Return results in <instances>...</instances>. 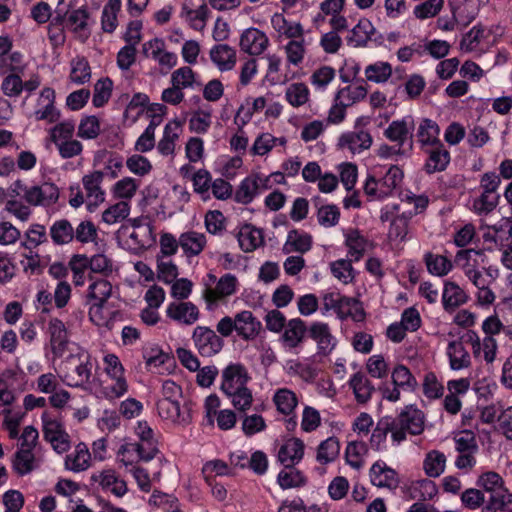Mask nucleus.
I'll return each mask as SVG.
<instances>
[{"label":"nucleus","mask_w":512,"mask_h":512,"mask_svg":"<svg viewBox=\"0 0 512 512\" xmlns=\"http://www.w3.org/2000/svg\"><path fill=\"white\" fill-rule=\"evenodd\" d=\"M89 320L99 328H110L113 317L107 302H87Z\"/></svg>","instance_id":"nucleus-53"},{"label":"nucleus","mask_w":512,"mask_h":512,"mask_svg":"<svg viewBox=\"0 0 512 512\" xmlns=\"http://www.w3.org/2000/svg\"><path fill=\"white\" fill-rule=\"evenodd\" d=\"M25 201L32 206L48 207L59 199L58 187L50 182L26 187L23 191Z\"/></svg>","instance_id":"nucleus-14"},{"label":"nucleus","mask_w":512,"mask_h":512,"mask_svg":"<svg viewBox=\"0 0 512 512\" xmlns=\"http://www.w3.org/2000/svg\"><path fill=\"white\" fill-rule=\"evenodd\" d=\"M209 56L211 62L220 72L233 70L237 62V52L228 44H217L212 46Z\"/></svg>","instance_id":"nucleus-35"},{"label":"nucleus","mask_w":512,"mask_h":512,"mask_svg":"<svg viewBox=\"0 0 512 512\" xmlns=\"http://www.w3.org/2000/svg\"><path fill=\"white\" fill-rule=\"evenodd\" d=\"M284 100L294 109L305 108L311 103V91L301 81L289 83L284 89Z\"/></svg>","instance_id":"nucleus-32"},{"label":"nucleus","mask_w":512,"mask_h":512,"mask_svg":"<svg viewBox=\"0 0 512 512\" xmlns=\"http://www.w3.org/2000/svg\"><path fill=\"white\" fill-rule=\"evenodd\" d=\"M347 256L358 262L371 247L369 240L356 229H347L343 232Z\"/></svg>","instance_id":"nucleus-36"},{"label":"nucleus","mask_w":512,"mask_h":512,"mask_svg":"<svg viewBox=\"0 0 512 512\" xmlns=\"http://www.w3.org/2000/svg\"><path fill=\"white\" fill-rule=\"evenodd\" d=\"M121 8L122 0H108L106 2L101 14V27L104 32L112 33L116 30Z\"/></svg>","instance_id":"nucleus-60"},{"label":"nucleus","mask_w":512,"mask_h":512,"mask_svg":"<svg viewBox=\"0 0 512 512\" xmlns=\"http://www.w3.org/2000/svg\"><path fill=\"white\" fill-rule=\"evenodd\" d=\"M50 237L56 245H66L74 239V228L66 219L56 220L49 229Z\"/></svg>","instance_id":"nucleus-62"},{"label":"nucleus","mask_w":512,"mask_h":512,"mask_svg":"<svg viewBox=\"0 0 512 512\" xmlns=\"http://www.w3.org/2000/svg\"><path fill=\"white\" fill-rule=\"evenodd\" d=\"M207 237L202 232L189 230L179 236V246L187 257L198 256L206 247Z\"/></svg>","instance_id":"nucleus-41"},{"label":"nucleus","mask_w":512,"mask_h":512,"mask_svg":"<svg viewBox=\"0 0 512 512\" xmlns=\"http://www.w3.org/2000/svg\"><path fill=\"white\" fill-rule=\"evenodd\" d=\"M271 27L278 39L292 40L304 36L303 25L298 21L288 20L282 13H275L270 19Z\"/></svg>","instance_id":"nucleus-30"},{"label":"nucleus","mask_w":512,"mask_h":512,"mask_svg":"<svg viewBox=\"0 0 512 512\" xmlns=\"http://www.w3.org/2000/svg\"><path fill=\"white\" fill-rule=\"evenodd\" d=\"M140 185L141 182L138 179L132 176H124L113 183L110 187V194L115 200L127 201L130 203L136 196Z\"/></svg>","instance_id":"nucleus-42"},{"label":"nucleus","mask_w":512,"mask_h":512,"mask_svg":"<svg viewBox=\"0 0 512 512\" xmlns=\"http://www.w3.org/2000/svg\"><path fill=\"white\" fill-rule=\"evenodd\" d=\"M283 369L289 376L298 377L306 383H312L318 374L316 366L307 358L287 360Z\"/></svg>","instance_id":"nucleus-37"},{"label":"nucleus","mask_w":512,"mask_h":512,"mask_svg":"<svg viewBox=\"0 0 512 512\" xmlns=\"http://www.w3.org/2000/svg\"><path fill=\"white\" fill-rule=\"evenodd\" d=\"M414 129V120L411 116H405L401 119L392 121L384 131V136L397 143L401 147H407L412 130Z\"/></svg>","instance_id":"nucleus-31"},{"label":"nucleus","mask_w":512,"mask_h":512,"mask_svg":"<svg viewBox=\"0 0 512 512\" xmlns=\"http://www.w3.org/2000/svg\"><path fill=\"white\" fill-rule=\"evenodd\" d=\"M266 62L265 73L262 78L264 85L274 87L284 85L291 79L287 73L282 71L283 59L276 53H268L264 57Z\"/></svg>","instance_id":"nucleus-28"},{"label":"nucleus","mask_w":512,"mask_h":512,"mask_svg":"<svg viewBox=\"0 0 512 512\" xmlns=\"http://www.w3.org/2000/svg\"><path fill=\"white\" fill-rule=\"evenodd\" d=\"M374 26L367 18H361L350 30L347 42L353 47H362L367 44L374 33Z\"/></svg>","instance_id":"nucleus-50"},{"label":"nucleus","mask_w":512,"mask_h":512,"mask_svg":"<svg viewBox=\"0 0 512 512\" xmlns=\"http://www.w3.org/2000/svg\"><path fill=\"white\" fill-rule=\"evenodd\" d=\"M159 417L171 424L186 426L191 422V413L181 407L179 400L159 399L156 403Z\"/></svg>","instance_id":"nucleus-19"},{"label":"nucleus","mask_w":512,"mask_h":512,"mask_svg":"<svg viewBox=\"0 0 512 512\" xmlns=\"http://www.w3.org/2000/svg\"><path fill=\"white\" fill-rule=\"evenodd\" d=\"M192 340L198 352L205 357L217 354L223 346L220 336L212 329L204 326H197L194 329Z\"/></svg>","instance_id":"nucleus-18"},{"label":"nucleus","mask_w":512,"mask_h":512,"mask_svg":"<svg viewBox=\"0 0 512 512\" xmlns=\"http://www.w3.org/2000/svg\"><path fill=\"white\" fill-rule=\"evenodd\" d=\"M367 95V89L362 83H353L339 89L335 95L336 101L342 105L350 107L361 100Z\"/></svg>","instance_id":"nucleus-59"},{"label":"nucleus","mask_w":512,"mask_h":512,"mask_svg":"<svg viewBox=\"0 0 512 512\" xmlns=\"http://www.w3.org/2000/svg\"><path fill=\"white\" fill-rule=\"evenodd\" d=\"M243 166L240 156L221 155L214 162V169L226 179H234Z\"/></svg>","instance_id":"nucleus-56"},{"label":"nucleus","mask_w":512,"mask_h":512,"mask_svg":"<svg viewBox=\"0 0 512 512\" xmlns=\"http://www.w3.org/2000/svg\"><path fill=\"white\" fill-rule=\"evenodd\" d=\"M468 301L467 293L455 282L445 281L442 292V304L446 311H451Z\"/></svg>","instance_id":"nucleus-48"},{"label":"nucleus","mask_w":512,"mask_h":512,"mask_svg":"<svg viewBox=\"0 0 512 512\" xmlns=\"http://www.w3.org/2000/svg\"><path fill=\"white\" fill-rule=\"evenodd\" d=\"M305 331V324L300 318L289 320L281 337L285 347L289 349L296 348L303 341Z\"/></svg>","instance_id":"nucleus-51"},{"label":"nucleus","mask_w":512,"mask_h":512,"mask_svg":"<svg viewBox=\"0 0 512 512\" xmlns=\"http://www.w3.org/2000/svg\"><path fill=\"white\" fill-rule=\"evenodd\" d=\"M208 278L211 282H215V286L207 285L203 291V298L209 310L214 309L221 301L235 295L239 290L238 278L233 274H224L218 280L215 275L208 274Z\"/></svg>","instance_id":"nucleus-7"},{"label":"nucleus","mask_w":512,"mask_h":512,"mask_svg":"<svg viewBox=\"0 0 512 512\" xmlns=\"http://www.w3.org/2000/svg\"><path fill=\"white\" fill-rule=\"evenodd\" d=\"M346 0H323L319 9L320 12L315 16L314 23L319 24L328 18V23L332 29L343 31L348 28V20L343 15Z\"/></svg>","instance_id":"nucleus-12"},{"label":"nucleus","mask_w":512,"mask_h":512,"mask_svg":"<svg viewBox=\"0 0 512 512\" xmlns=\"http://www.w3.org/2000/svg\"><path fill=\"white\" fill-rule=\"evenodd\" d=\"M272 402L279 414L291 416L295 414L299 404V398L293 390L281 387L275 389L272 395Z\"/></svg>","instance_id":"nucleus-39"},{"label":"nucleus","mask_w":512,"mask_h":512,"mask_svg":"<svg viewBox=\"0 0 512 512\" xmlns=\"http://www.w3.org/2000/svg\"><path fill=\"white\" fill-rule=\"evenodd\" d=\"M158 449L146 447L138 442H133L129 439H124L123 443L119 446L116 452V462L123 467L125 471L137 466L139 462H149L156 454Z\"/></svg>","instance_id":"nucleus-10"},{"label":"nucleus","mask_w":512,"mask_h":512,"mask_svg":"<svg viewBox=\"0 0 512 512\" xmlns=\"http://www.w3.org/2000/svg\"><path fill=\"white\" fill-rule=\"evenodd\" d=\"M308 45L309 42L305 39V35L289 40L283 47L286 66L299 67L305 59Z\"/></svg>","instance_id":"nucleus-47"},{"label":"nucleus","mask_w":512,"mask_h":512,"mask_svg":"<svg viewBox=\"0 0 512 512\" xmlns=\"http://www.w3.org/2000/svg\"><path fill=\"white\" fill-rule=\"evenodd\" d=\"M439 135L440 128L434 120L423 118L419 122L416 137L423 151H428L430 147L442 144Z\"/></svg>","instance_id":"nucleus-38"},{"label":"nucleus","mask_w":512,"mask_h":512,"mask_svg":"<svg viewBox=\"0 0 512 512\" xmlns=\"http://www.w3.org/2000/svg\"><path fill=\"white\" fill-rule=\"evenodd\" d=\"M404 178L397 165H384L372 157L367 164V176L363 185L364 193L371 201H382L392 197Z\"/></svg>","instance_id":"nucleus-1"},{"label":"nucleus","mask_w":512,"mask_h":512,"mask_svg":"<svg viewBox=\"0 0 512 512\" xmlns=\"http://www.w3.org/2000/svg\"><path fill=\"white\" fill-rule=\"evenodd\" d=\"M38 465L39 463L33 450L18 448L12 462L13 469L18 475H27L36 469Z\"/></svg>","instance_id":"nucleus-57"},{"label":"nucleus","mask_w":512,"mask_h":512,"mask_svg":"<svg viewBox=\"0 0 512 512\" xmlns=\"http://www.w3.org/2000/svg\"><path fill=\"white\" fill-rule=\"evenodd\" d=\"M237 240L241 250L252 252L263 245L264 235L261 229L251 224H243L238 229Z\"/></svg>","instance_id":"nucleus-40"},{"label":"nucleus","mask_w":512,"mask_h":512,"mask_svg":"<svg viewBox=\"0 0 512 512\" xmlns=\"http://www.w3.org/2000/svg\"><path fill=\"white\" fill-rule=\"evenodd\" d=\"M261 328V322L249 310H241L234 317L224 316L216 324V332L222 337H229L235 333L245 341L257 338Z\"/></svg>","instance_id":"nucleus-4"},{"label":"nucleus","mask_w":512,"mask_h":512,"mask_svg":"<svg viewBox=\"0 0 512 512\" xmlns=\"http://www.w3.org/2000/svg\"><path fill=\"white\" fill-rule=\"evenodd\" d=\"M235 410L239 412L249 411L254 403L253 391L249 386L233 389L223 393Z\"/></svg>","instance_id":"nucleus-55"},{"label":"nucleus","mask_w":512,"mask_h":512,"mask_svg":"<svg viewBox=\"0 0 512 512\" xmlns=\"http://www.w3.org/2000/svg\"><path fill=\"white\" fill-rule=\"evenodd\" d=\"M287 139L285 137H276L270 132L259 133L251 147L250 154L253 156H267L276 146H285Z\"/></svg>","instance_id":"nucleus-44"},{"label":"nucleus","mask_w":512,"mask_h":512,"mask_svg":"<svg viewBox=\"0 0 512 512\" xmlns=\"http://www.w3.org/2000/svg\"><path fill=\"white\" fill-rule=\"evenodd\" d=\"M392 443L400 445L406 439V433L419 435L425 429V416L415 405H407L400 412L398 417L392 420Z\"/></svg>","instance_id":"nucleus-6"},{"label":"nucleus","mask_w":512,"mask_h":512,"mask_svg":"<svg viewBox=\"0 0 512 512\" xmlns=\"http://www.w3.org/2000/svg\"><path fill=\"white\" fill-rule=\"evenodd\" d=\"M370 479L374 486L395 489L399 484L397 473L384 461H376L370 468Z\"/></svg>","instance_id":"nucleus-33"},{"label":"nucleus","mask_w":512,"mask_h":512,"mask_svg":"<svg viewBox=\"0 0 512 512\" xmlns=\"http://www.w3.org/2000/svg\"><path fill=\"white\" fill-rule=\"evenodd\" d=\"M65 360L66 372L63 381L71 387H80L89 382L92 375L91 356L84 348L73 345Z\"/></svg>","instance_id":"nucleus-5"},{"label":"nucleus","mask_w":512,"mask_h":512,"mask_svg":"<svg viewBox=\"0 0 512 512\" xmlns=\"http://www.w3.org/2000/svg\"><path fill=\"white\" fill-rule=\"evenodd\" d=\"M304 454L305 444L303 440L298 437H290L284 440L280 446L277 459L285 468H292L302 461Z\"/></svg>","instance_id":"nucleus-23"},{"label":"nucleus","mask_w":512,"mask_h":512,"mask_svg":"<svg viewBox=\"0 0 512 512\" xmlns=\"http://www.w3.org/2000/svg\"><path fill=\"white\" fill-rule=\"evenodd\" d=\"M424 152L428 154L424 168L429 174L445 170L450 162V154L443 144L430 147Z\"/></svg>","instance_id":"nucleus-49"},{"label":"nucleus","mask_w":512,"mask_h":512,"mask_svg":"<svg viewBox=\"0 0 512 512\" xmlns=\"http://www.w3.org/2000/svg\"><path fill=\"white\" fill-rule=\"evenodd\" d=\"M446 355L453 371H460L471 365V356L460 340H452L448 343Z\"/></svg>","instance_id":"nucleus-43"},{"label":"nucleus","mask_w":512,"mask_h":512,"mask_svg":"<svg viewBox=\"0 0 512 512\" xmlns=\"http://www.w3.org/2000/svg\"><path fill=\"white\" fill-rule=\"evenodd\" d=\"M165 313L168 319L183 326H191L200 318L199 308L190 301L170 302Z\"/></svg>","instance_id":"nucleus-17"},{"label":"nucleus","mask_w":512,"mask_h":512,"mask_svg":"<svg viewBox=\"0 0 512 512\" xmlns=\"http://www.w3.org/2000/svg\"><path fill=\"white\" fill-rule=\"evenodd\" d=\"M470 340L475 357H483L487 363H492L496 359L498 344L494 337L485 336L480 339L476 333H472Z\"/></svg>","instance_id":"nucleus-46"},{"label":"nucleus","mask_w":512,"mask_h":512,"mask_svg":"<svg viewBox=\"0 0 512 512\" xmlns=\"http://www.w3.org/2000/svg\"><path fill=\"white\" fill-rule=\"evenodd\" d=\"M119 235L123 247L132 252L146 250L156 241L154 227L146 217L129 219L120 228Z\"/></svg>","instance_id":"nucleus-3"},{"label":"nucleus","mask_w":512,"mask_h":512,"mask_svg":"<svg viewBox=\"0 0 512 512\" xmlns=\"http://www.w3.org/2000/svg\"><path fill=\"white\" fill-rule=\"evenodd\" d=\"M269 45L270 40L267 34L256 27L246 28L240 34V50L250 56L263 54L268 49Z\"/></svg>","instance_id":"nucleus-15"},{"label":"nucleus","mask_w":512,"mask_h":512,"mask_svg":"<svg viewBox=\"0 0 512 512\" xmlns=\"http://www.w3.org/2000/svg\"><path fill=\"white\" fill-rule=\"evenodd\" d=\"M56 93L51 87H44L37 99L34 108V117L36 120H45L48 123H54L60 118V112L55 106Z\"/></svg>","instance_id":"nucleus-20"},{"label":"nucleus","mask_w":512,"mask_h":512,"mask_svg":"<svg viewBox=\"0 0 512 512\" xmlns=\"http://www.w3.org/2000/svg\"><path fill=\"white\" fill-rule=\"evenodd\" d=\"M91 480L97 483L102 490L110 492L116 497H122L128 491L126 481L112 468L103 469L92 474Z\"/></svg>","instance_id":"nucleus-24"},{"label":"nucleus","mask_w":512,"mask_h":512,"mask_svg":"<svg viewBox=\"0 0 512 512\" xmlns=\"http://www.w3.org/2000/svg\"><path fill=\"white\" fill-rule=\"evenodd\" d=\"M451 14L456 15L461 26H467L478 16L480 0H448Z\"/></svg>","instance_id":"nucleus-34"},{"label":"nucleus","mask_w":512,"mask_h":512,"mask_svg":"<svg viewBox=\"0 0 512 512\" xmlns=\"http://www.w3.org/2000/svg\"><path fill=\"white\" fill-rule=\"evenodd\" d=\"M171 84L184 89H193L200 86L201 83L197 74L190 66H182L174 70L171 74Z\"/></svg>","instance_id":"nucleus-64"},{"label":"nucleus","mask_w":512,"mask_h":512,"mask_svg":"<svg viewBox=\"0 0 512 512\" xmlns=\"http://www.w3.org/2000/svg\"><path fill=\"white\" fill-rule=\"evenodd\" d=\"M92 454L84 442L77 443L64 458V468L73 473L87 471L92 466Z\"/></svg>","instance_id":"nucleus-26"},{"label":"nucleus","mask_w":512,"mask_h":512,"mask_svg":"<svg viewBox=\"0 0 512 512\" xmlns=\"http://www.w3.org/2000/svg\"><path fill=\"white\" fill-rule=\"evenodd\" d=\"M44 439L57 454H64L71 447V439L62 422L51 412L44 411L41 415Z\"/></svg>","instance_id":"nucleus-8"},{"label":"nucleus","mask_w":512,"mask_h":512,"mask_svg":"<svg viewBox=\"0 0 512 512\" xmlns=\"http://www.w3.org/2000/svg\"><path fill=\"white\" fill-rule=\"evenodd\" d=\"M104 178L102 171H93L83 176L82 183L86 191L87 198L92 204L98 205L105 200V192L101 187Z\"/></svg>","instance_id":"nucleus-45"},{"label":"nucleus","mask_w":512,"mask_h":512,"mask_svg":"<svg viewBox=\"0 0 512 512\" xmlns=\"http://www.w3.org/2000/svg\"><path fill=\"white\" fill-rule=\"evenodd\" d=\"M271 178H274L278 183L284 180L283 173L281 172H275L269 176H265L261 173H251L249 176L242 179L235 193L236 202L241 204L251 203L263 189L268 187Z\"/></svg>","instance_id":"nucleus-9"},{"label":"nucleus","mask_w":512,"mask_h":512,"mask_svg":"<svg viewBox=\"0 0 512 512\" xmlns=\"http://www.w3.org/2000/svg\"><path fill=\"white\" fill-rule=\"evenodd\" d=\"M220 390L222 393L248 386L252 377L241 363L232 362L221 371Z\"/></svg>","instance_id":"nucleus-13"},{"label":"nucleus","mask_w":512,"mask_h":512,"mask_svg":"<svg viewBox=\"0 0 512 512\" xmlns=\"http://www.w3.org/2000/svg\"><path fill=\"white\" fill-rule=\"evenodd\" d=\"M143 53L151 58L165 70H171L178 63V57L174 52L166 49L165 41L162 38H153L143 44Z\"/></svg>","instance_id":"nucleus-16"},{"label":"nucleus","mask_w":512,"mask_h":512,"mask_svg":"<svg viewBox=\"0 0 512 512\" xmlns=\"http://www.w3.org/2000/svg\"><path fill=\"white\" fill-rule=\"evenodd\" d=\"M182 132L183 123L181 120L177 118L169 120L164 126L162 137L157 143L158 153L163 157H173Z\"/></svg>","instance_id":"nucleus-22"},{"label":"nucleus","mask_w":512,"mask_h":512,"mask_svg":"<svg viewBox=\"0 0 512 512\" xmlns=\"http://www.w3.org/2000/svg\"><path fill=\"white\" fill-rule=\"evenodd\" d=\"M312 247V237L306 232L292 230L288 233L283 250L285 253H305Z\"/></svg>","instance_id":"nucleus-54"},{"label":"nucleus","mask_w":512,"mask_h":512,"mask_svg":"<svg viewBox=\"0 0 512 512\" xmlns=\"http://www.w3.org/2000/svg\"><path fill=\"white\" fill-rule=\"evenodd\" d=\"M372 136L368 131L357 130L342 133L338 138V147L351 154H359L372 145Z\"/></svg>","instance_id":"nucleus-27"},{"label":"nucleus","mask_w":512,"mask_h":512,"mask_svg":"<svg viewBox=\"0 0 512 512\" xmlns=\"http://www.w3.org/2000/svg\"><path fill=\"white\" fill-rule=\"evenodd\" d=\"M310 338L316 342L318 353L329 355L337 345V339L332 334L328 324L320 321L313 322L309 329Z\"/></svg>","instance_id":"nucleus-29"},{"label":"nucleus","mask_w":512,"mask_h":512,"mask_svg":"<svg viewBox=\"0 0 512 512\" xmlns=\"http://www.w3.org/2000/svg\"><path fill=\"white\" fill-rule=\"evenodd\" d=\"M499 195L482 191L480 195L470 198L469 209L478 215L488 214L497 206Z\"/></svg>","instance_id":"nucleus-61"},{"label":"nucleus","mask_w":512,"mask_h":512,"mask_svg":"<svg viewBox=\"0 0 512 512\" xmlns=\"http://www.w3.org/2000/svg\"><path fill=\"white\" fill-rule=\"evenodd\" d=\"M484 254L475 249H463L457 252L455 256L456 265L462 269L464 274L480 268L484 261Z\"/></svg>","instance_id":"nucleus-58"},{"label":"nucleus","mask_w":512,"mask_h":512,"mask_svg":"<svg viewBox=\"0 0 512 512\" xmlns=\"http://www.w3.org/2000/svg\"><path fill=\"white\" fill-rule=\"evenodd\" d=\"M340 452V443L336 437H328L320 442L316 451V460L322 465L332 463Z\"/></svg>","instance_id":"nucleus-63"},{"label":"nucleus","mask_w":512,"mask_h":512,"mask_svg":"<svg viewBox=\"0 0 512 512\" xmlns=\"http://www.w3.org/2000/svg\"><path fill=\"white\" fill-rule=\"evenodd\" d=\"M483 240L497 248L506 246V242H512V218L503 217L494 225L486 226Z\"/></svg>","instance_id":"nucleus-25"},{"label":"nucleus","mask_w":512,"mask_h":512,"mask_svg":"<svg viewBox=\"0 0 512 512\" xmlns=\"http://www.w3.org/2000/svg\"><path fill=\"white\" fill-rule=\"evenodd\" d=\"M48 334L50 346L53 354L57 357H62L66 350L74 348L75 343L69 342V335L67 328L63 321L52 318L48 323Z\"/></svg>","instance_id":"nucleus-21"},{"label":"nucleus","mask_w":512,"mask_h":512,"mask_svg":"<svg viewBox=\"0 0 512 512\" xmlns=\"http://www.w3.org/2000/svg\"><path fill=\"white\" fill-rule=\"evenodd\" d=\"M102 369L105 380L101 385L102 396L110 401L123 397L129 390L127 372L120 358L110 352L102 357Z\"/></svg>","instance_id":"nucleus-2"},{"label":"nucleus","mask_w":512,"mask_h":512,"mask_svg":"<svg viewBox=\"0 0 512 512\" xmlns=\"http://www.w3.org/2000/svg\"><path fill=\"white\" fill-rule=\"evenodd\" d=\"M143 359L148 371L156 374H170L175 368L173 358L157 343H148L143 348Z\"/></svg>","instance_id":"nucleus-11"},{"label":"nucleus","mask_w":512,"mask_h":512,"mask_svg":"<svg viewBox=\"0 0 512 512\" xmlns=\"http://www.w3.org/2000/svg\"><path fill=\"white\" fill-rule=\"evenodd\" d=\"M348 383L358 403L364 404L371 399L374 387L363 373L353 374Z\"/></svg>","instance_id":"nucleus-52"}]
</instances>
